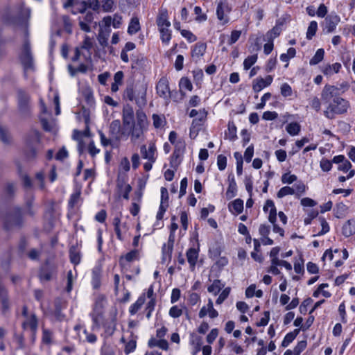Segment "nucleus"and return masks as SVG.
I'll return each instance as SVG.
<instances>
[{"instance_id":"f257e3e1","label":"nucleus","mask_w":355,"mask_h":355,"mask_svg":"<svg viewBox=\"0 0 355 355\" xmlns=\"http://www.w3.org/2000/svg\"><path fill=\"white\" fill-rule=\"evenodd\" d=\"M148 125V122L146 114L143 110H138L136 112V123L130 126V129L127 134L125 130H123L121 132V137L130 135L131 141L135 143L144 135V132L147 129Z\"/></svg>"},{"instance_id":"f03ea898","label":"nucleus","mask_w":355,"mask_h":355,"mask_svg":"<svg viewBox=\"0 0 355 355\" xmlns=\"http://www.w3.org/2000/svg\"><path fill=\"white\" fill-rule=\"evenodd\" d=\"M327 103L328 105L324 111V115L329 119H334L336 115L346 114L350 107V103L347 99L337 95L329 100Z\"/></svg>"},{"instance_id":"7ed1b4c3","label":"nucleus","mask_w":355,"mask_h":355,"mask_svg":"<svg viewBox=\"0 0 355 355\" xmlns=\"http://www.w3.org/2000/svg\"><path fill=\"white\" fill-rule=\"evenodd\" d=\"M349 88L347 82H343L338 86L326 85L321 92V99L323 103H328L335 96H339Z\"/></svg>"},{"instance_id":"20e7f679","label":"nucleus","mask_w":355,"mask_h":355,"mask_svg":"<svg viewBox=\"0 0 355 355\" xmlns=\"http://www.w3.org/2000/svg\"><path fill=\"white\" fill-rule=\"evenodd\" d=\"M57 266L51 261L46 259L39 270L38 277L41 282H49L57 275Z\"/></svg>"},{"instance_id":"39448f33","label":"nucleus","mask_w":355,"mask_h":355,"mask_svg":"<svg viewBox=\"0 0 355 355\" xmlns=\"http://www.w3.org/2000/svg\"><path fill=\"white\" fill-rule=\"evenodd\" d=\"M340 21V18L337 14L331 13L326 17L322 25L323 31L327 33L334 32Z\"/></svg>"},{"instance_id":"423d86ee","label":"nucleus","mask_w":355,"mask_h":355,"mask_svg":"<svg viewBox=\"0 0 355 355\" xmlns=\"http://www.w3.org/2000/svg\"><path fill=\"white\" fill-rule=\"evenodd\" d=\"M135 112L133 108L129 105H126L123 107L122 111V123L123 126V130L125 129L128 126H131L135 124Z\"/></svg>"},{"instance_id":"0eeeda50","label":"nucleus","mask_w":355,"mask_h":355,"mask_svg":"<svg viewBox=\"0 0 355 355\" xmlns=\"http://www.w3.org/2000/svg\"><path fill=\"white\" fill-rule=\"evenodd\" d=\"M157 148L155 144L153 142H150L147 149L146 145H141L140 147V153L141 157L144 159H148V161L155 162Z\"/></svg>"},{"instance_id":"6e6552de","label":"nucleus","mask_w":355,"mask_h":355,"mask_svg":"<svg viewBox=\"0 0 355 355\" xmlns=\"http://www.w3.org/2000/svg\"><path fill=\"white\" fill-rule=\"evenodd\" d=\"M231 8L226 1H220L217 6L216 15L217 18L223 23L228 21L227 15L230 12Z\"/></svg>"},{"instance_id":"1a4fd4ad","label":"nucleus","mask_w":355,"mask_h":355,"mask_svg":"<svg viewBox=\"0 0 355 355\" xmlns=\"http://www.w3.org/2000/svg\"><path fill=\"white\" fill-rule=\"evenodd\" d=\"M273 78L268 75L265 78L261 77L257 78L253 80L252 89L254 92H259L263 88L269 86L272 82Z\"/></svg>"},{"instance_id":"9d476101","label":"nucleus","mask_w":355,"mask_h":355,"mask_svg":"<svg viewBox=\"0 0 355 355\" xmlns=\"http://www.w3.org/2000/svg\"><path fill=\"white\" fill-rule=\"evenodd\" d=\"M157 94L164 98H167L170 96V89L168 81L166 77H162L158 81L156 86Z\"/></svg>"},{"instance_id":"9b49d317","label":"nucleus","mask_w":355,"mask_h":355,"mask_svg":"<svg viewBox=\"0 0 355 355\" xmlns=\"http://www.w3.org/2000/svg\"><path fill=\"white\" fill-rule=\"evenodd\" d=\"M20 60L26 69L32 66V56L31 54L30 45L26 42L24 45L22 53L20 55Z\"/></svg>"},{"instance_id":"f8f14e48","label":"nucleus","mask_w":355,"mask_h":355,"mask_svg":"<svg viewBox=\"0 0 355 355\" xmlns=\"http://www.w3.org/2000/svg\"><path fill=\"white\" fill-rule=\"evenodd\" d=\"M156 24L158 28L171 26V22L168 21V11L166 8L159 9L156 19Z\"/></svg>"},{"instance_id":"ddd939ff","label":"nucleus","mask_w":355,"mask_h":355,"mask_svg":"<svg viewBox=\"0 0 355 355\" xmlns=\"http://www.w3.org/2000/svg\"><path fill=\"white\" fill-rule=\"evenodd\" d=\"M333 162L339 164L338 169L344 172L348 171L352 167V164L344 155L335 156Z\"/></svg>"},{"instance_id":"4468645a","label":"nucleus","mask_w":355,"mask_h":355,"mask_svg":"<svg viewBox=\"0 0 355 355\" xmlns=\"http://www.w3.org/2000/svg\"><path fill=\"white\" fill-rule=\"evenodd\" d=\"M263 210L268 214V220L270 222H275L277 218V211L275 204L272 200H268L263 207Z\"/></svg>"},{"instance_id":"2eb2a0df","label":"nucleus","mask_w":355,"mask_h":355,"mask_svg":"<svg viewBox=\"0 0 355 355\" xmlns=\"http://www.w3.org/2000/svg\"><path fill=\"white\" fill-rule=\"evenodd\" d=\"M38 321L36 315L33 313L31 317L22 323V328L26 329L28 327H30L33 336L36 335L37 329Z\"/></svg>"},{"instance_id":"dca6fc26","label":"nucleus","mask_w":355,"mask_h":355,"mask_svg":"<svg viewBox=\"0 0 355 355\" xmlns=\"http://www.w3.org/2000/svg\"><path fill=\"white\" fill-rule=\"evenodd\" d=\"M186 255L187 261L190 265L191 270H194L198 257V250L193 248H189L187 250Z\"/></svg>"},{"instance_id":"f3484780","label":"nucleus","mask_w":355,"mask_h":355,"mask_svg":"<svg viewBox=\"0 0 355 355\" xmlns=\"http://www.w3.org/2000/svg\"><path fill=\"white\" fill-rule=\"evenodd\" d=\"M69 259L72 263L78 265L80 262L81 254L78 245H72L69 248Z\"/></svg>"},{"instance_id":"a211bd4d","label":"nucleus","mask_w":355,"mask_h":355,"mask_svg":"<svg viewBox=\"0 0 355 355\" xmlns=\"http://www.w3.org/2000/svg\"><path fill=\"white\" fill-rule=\"evenodd\" d=\"M341 68V64L338 62H336L333 64L324 65L321 71L326 76H331L334 73H338Z\"/></svg>"},{"instance_id":"6ab92c4d","label":"nucleus","mask_w":355,"mask_h":355,"mask_svg":"<svg viewBox=\"0 0 355 355\" xmlns=\"http://www.w3.org/2000/svg\"><path fill=\"white\" fill-rule=\"evenodd\" d=\"M229 209L234 214H241L243 209V201L241 199H236L229 204Z\"/></svg>"},{"instance_id":"aec40b11","label":"nucleus","mask_w":355,"mask_h":355,"mask_svg":"<svg viewBox=\"0 0 355 355\" xmlns=\"http://www.w3.org/2000/svg\"><path fill=\"white\" fill-rule=\"evenodd\" d=\"M121 130V122L119 120H114L111 122L110 125V135L112 138H114L116 141L120 139L121 137L117 136V134L120 132Z\"/></svg>"},{"instance_id":"412c9836","label":"nucleus","mask_w":355,"mask_h":355,"mask_svg":"<svg viewBox=\"0 0 355 355\" xmlns=\"http://www.w3.org/2000/svg\"><path fill=\"white\" fill-rule=\"evenodd\" d=\"M206 116L207 112L204 109L199 110V115L195 117V119L192 121L191 132L192 131V130L200 127L202 125V123L205 121Z\"/></svg>"},{"instance_id":"4be33fe9","label":"nucleus","mask_w":355,"mask_h":355,"mask_svg":"<svg viewBox=\"0 0 355 355\" xmlns=\"http://www.w3.org/2000/svg\"><path fill=\"white\" fill-rule=\"evenodd\" d=\"M225 137L230 141H234L237 138L236 127L234 122L230 121L228 123L227 130L225 133Z\"/></svg>"},{"instance_id":"5701e85b","label":"nucleus","mask_w":355,"mask_h":355,"mask_svg":"<svg viewBox=\"0 0 355 355\" xmlns=\"http://www.w3.org/2000/svg\"><path fill=\"white\" fill-rule=\"evenodd\" d=\"M19 106L21 109L25 110L27 108L29 102V96L24 91H19L18 92Z\"/></svg>"},{"instance_id":"b1692460","label":"nucleus","mask_w":355,"mask_h":355,"mask_svg":"<svg viewBox=\"0 0 355 355\" xmlns=\"http://www.w3.org/2000/svg\"><path fill=\"white\" fill-rule=\"evenodd\" d=\"M181 155L180 150H175L171 157L170 165L174 169H176L181 162Z\"/></svg>"},{"instance_id":"393cba45","label":"nucleus","mask_w":355,"mask_h":355,"mask_svg":"<svg viewBox=\"0 0 355 355\" xmlns=\"http://www.w3.org/2000/svg\"><path fill=\"white\" fill-rule=\"evenodd\" d=\"M160 33V39L164 44H168L171 39V31L169 27L158 28Z\"/></svg>"},{"instance_id":"a878e982","label":"nucleus","mask_w":355,"mask_h":355,"mask_svg":"<svg viewBox=\"0 0 355 355\" xmlns=\"http://www.w3.org/2000/svg\"><path fill=\"white\" fill-rule=\"evenodd\" d=\"M206 44L205 43H197L195 44L193 51H192V56L193 57H200L204 55L206 51Z\"/></svg>"},{"instance_id":"bb28decb","label":"nucleus","mask_w":355,"mask_h":355,"mask_svg":"<svg viewBox=\"0 0 355 355\" xmlns=\"http://www.w3.org/2000/svg\"><path fill=\"white\" fill-rule=\"evenodd\" d=\"M300 330V329H296L293 331L287 334L282 343V346L283 347H286L291 343H292L299 334Z\"/></svg>"},{"instance_id":"cd10ccee","label":"nucleus","mask_w":355,"mask_h":355,"mask_svg":"<svg viewBox=\"0 0 355 355\" xmlns=\"http://www.w3.org/2000/svg\"><path fill=\"white\" fill-rule=\"evenodd\" d=\"M146 90L145 88L142 87L137 92V94L136 95L135 102L139 106H143L146 104Z\"/></svg>"},{"instance_id":"c85d7f7f","label":"nucleus","mask_w":355,"mask_h":355,"mask_svg":"<svg viewBox=\"0 0 355 355\" xmlns=\"http://www.w3.org/2000/svg\"><path fill=\"white\" fill-rule=\"evenodd\" d=\"M286 130L289 135H291L292 136H295V135H297L300 133V130H301V126L298 123L293 122V123H288L286 125Z\"/></svg>"},{"instance_id":"c756f323","label":"nucleus","mask_w":355,"mask_h":355,"mask_svg":"<svg viewBox=\"0 0 355 355\" xmlns=\"http://www.w3.org/2000/svg\"><path fill=\"white\" fill-rule=\"evenodd\" d=\"M146 300L145 295H141L137 300V302L133 304L130 308V313L131 315L135 314L139 309L141 307V306L144 304Z\"/></svg>"},{"instance_id":"7c9ffc66","label":"nucleus","mask_w":355,"mask_h":355,"mask_svg":"<svg viewBox=\"0 0 355 355\" xmlns=\"http://www.w3.org/2000/svg\"><path fill=\"white\" fill-rule=\"evenodd\" d=\"M140 29L139 19L137 17L132 18L128 28V33L130 35L135 34Z\"/></svg>"},{"instance_id":"2f4dec72","label":"nucleus","mask_w":355,"mask_h":355,"mask_svg":"<svg viewBox=\"0 0 355 355\" xmlns=\"http://www.w3.org/2000/svg\"><path fill=\"white\" fill-rule=\"evenodd\" d=\"M324 55V49H318L317 51L315 52L314 56L310 60L309 64L311 65H315V64H318L323 60Z\"/></svg>"},{"instance_id":"473e14b6","label":"nucleus","mask_w":355,"mask_h":355,"mask_svg":"<svg viewBox=\"0 0 355 355\" xmlns=\"http://www.w3.org/2000/svg\"><path fill=\"white\" fill-rule=\"evenodd\" d=\"M342 233L346 237H349L354 234L355 223H344L342 227Z\"/></svg>"},{"instance_id":"72a5a7b5","label":"nucleus","mask_w":355,"mask_h":355,"mask_svg":"<svg viewBox=\"0 0 355 355\" xmlns=\"http://www.w3.org/2000/svg\"><path fill=\"white\" fill-rule=\"evenodd\" d=\"M224 285L221 283V281L219 279H216L214 281L213 284L208 287V291L209 293H213L215 295H217Z\"/></svg>"},{"instance_id":"f704fd0d","label":"nucleus","mask_w":355,"mask_h":355,"mask_svg":"<svg viewBox=\"0 0 355 355\" xmlns=\"http://www.w3.org/2000/svg\"><path fill=\"white\" fill-rule=\"evenodd\" d=\"M295 191L294 188L286 186L279 190L277 196L279 198H282L288 195H295Z\"/></svg>"},{"instance_id":"c9c22d12","label":"nucleus","mask_w":355,"mask_h":355,"mask_svg":"<svg viewBox=\"0 0 355 355\" xmlns=\"http://www.w3.org/2000/svg\"><path fill=\"white\" fill-rule=\"evenodd\" d=\"M317 30L318 23L315 21H311L307 29L306 38L308 40H311L313 37L315 35Z\"/></svg>"},{"instance_id":"e433bc0d","label":"nucleus","mask_w":355,"mask_h":355,"mask_svg":"<svg viewBox=\"0 0 355 355\" xmlns=\"http://www.w3.org/2000/svg\"><path fill=\"white\" fill-rule=\"evenodd\" d=\"M295 49L291 47L288 49L286 53H282L280 55V59L282 61L287 62L291 58L295 57Z\"/></svg>"},{"instance_id":"4c0bfd02","label":"nucleus","mask_w":355,"mask_h":355,"mask_svg":"<svg viewBox=\"0 0 355 355\" xmlns=\"http://www.w3.org/2000/svg\"><path fill=\"white\" fill-rule=\"evenodd\" d=\"M257 55H252L246 58L243 62V67L245 70H248L257 62Z\"/></svg>"},{"instance_id":"58836bf2","label":"nucleus","mask_w":355,"mask_h":355,"mask_svg":"<svg viewBox=\"0 0 355 355\" xmlns=\"http://www.w3.org/2000/svg\"><path fill=\"white\" fill-rule=\"evenodd\" d=\"M152 118L153 121V125L155 128H159L164 125L165 123V119L164 116L154 114Z\"/></svg>"},{"instance_id":"ea45409f","label":"nucleus","mask_w":355,"mask_h":355,"mask_svg":"<svg viewBox=\"0 0 355 355\" xmlns=\"http://www.w3.org/2000/svg\"><path fill=\"white\" fill-rule=\"evenodd\" d=\"M309 105L316 112H319L321 109V102L317 96H313L309 99Z\"/></svg>"},{"instance_id":"a19ab883","label":"nucleus","mask_w":355,"mask_h":355,"mask_svg":"<svg viewBox=\"0 0 355 355\" xmlns=\"http://www.w3.org/2000/svg\"><path fill=\"white\" fill-rule=\"evenodd\" d=\"M236 191V184L234 179L230 182L229 187L227 188L226 195L229 198H233Z\"/></svg>"},{"instance_id":"79ce46f5","label":"nucleus","mask_w":355,"mask_h":355,"mask_svg":"<svg viewBox=\"0 0 355 355\" xmlns=\"http://www.w3.org/2000/svg\"><path fill=\"white\" fill-rule=\"evenodd\" d=\"M98 134L100 136L101 144L103 146L106 147L108 146L113 145V140L114 139V138H112V137L111 138H107L102 131H99Z\"/></svg>"},{"instance_id":"37998d69","label":"nucleus","mask_w":355,"mask_h":355,"mask_svg":"<svg viewBox=\"0 0 355 355\" xmlns=\"http://www.w3.org/2000/svg\"><path fill=\"white\" fill-rule=\"evenodd\" d=\"M80 194H81V192L80 190L76 191L75 193H73L71 197H70V200H69V206L71 207H73L75 205H76L78 202L80 201Z\"/></svg>"},{"instance_id":"c03bdc74","label":"nucleus","mask_w":355,"mask_h":355,"mask_svg":"<svg viewBox=\"0 0 355 355\" xmlns=\"http://www.w3.org/2000/svg\"><path fill=\"white\" fill-rule=\"evenodd\" d=\"M332 163H334L333 161L331 162L326 158H322L320 161V166L323 171L328 172L332 168Z\"/></svg>"},{"instance_id":"a18cd8bd","label":"nucleus","mask_w":355,"mask_h":355,"mask_svg":"<svg viewBox=\"0 0 355 355\" xmlns=\"http://www.w3.org/2000/svg\"><path fill=\"white\" fill-rule=\"evenodd\" d=\"M271 263L272 265L282 266L288 270H292V266L290 263L284 260H279L278 258L272 259Z\"/></svg>"},{"instance_id":"49530a36","label":"nucleus","mask_w":355,"mask_h":355,"mask_svg":"<svg viewBox=\"0 0 355 355\" xmlns=\"http://www.w3.org/2000/svg\"><path fill=\"white\" fill-rule=\"evenodd\" d=\"M293 188L295 189V195L300 198V196L304 193L306 191V186L303 182H298L297 184H294Z\"/></svg>"},{"instance_id":"de8ad7c7","label":"nucleus","mask_w":355,"mask_h":355,"mask_svg":"<svg viewBox=\"0 0 355 355\" xmlns=\"http://www.w3.org/2000/svg\"><path fill=\"white\" fill-rule=\"evenodd\" d=\"M293 94L291 87L288 83H284L281 86V94L284 97L291 96Z\"/></svg>"},{"instance_id":"09e8293b","label":"nucleus","mask_w":355,"mask_h":355,"mask_svg":"<svg viewBox=\"0 0 355 355\" xmlns=\"http://www.w3.org/2000/svg\"><path fill=\"white\" fill-rule=\"evenodd\" d=\"M179 85L180 88H184L189 91H191L193 89L191 81L186 77H183L180 79Z\"/></svg>"},{"instance_id":"8fccbe9b","label":"nucleus","mask_w":355,"mask_h":355,"mask_svg":"<svg viewBox=\"0 0 355 355\" xmlns=\"http://www.w3.org/2000/svg\"><path fill=\"white\" fill-rule=\"evenodd\" d=\"M180 33L182 37L186 38L189 42H193L197 40V37L195 35H193L190 31L181 30Z\"/></svg>"},{"instance_id":"3c124183","label":"nucleus","mask_w":355,"mask_h":355,"mask_svg":"<svg viewBox=\"0 0 355 355\" xmlns=\"http://www.w3.org/2000/svg\"><path fill=\"white\" fill-rule=\"evenodd\" d=\"M297 180L295 175L290 174L289 173H284L282 176V182L284 184H291Z\"/></svg>"},{"instance_id":"603ef678","label":"nucleus","mask_w":355,"mask_h":355,"mask_svg":"<svg viewBox=\"0 0 355 355\" xmlns=\"http://www.w3.org/2000/svg\"><path fill=\"white\" fill-rule=\"evenodd\" d=\"M306 347V340L300 341L293 349V355H300Z\"/></svg>"},{"instance_id":"864d4df0","label":"nucleus","mask_w":355,"mask_h":355,"mask_svg":"<svg viewBox=\"0 0 355 355\" xmlns=\"http://www.w3.org/2000/svg\"><path fill=\"white\" fill-rule=\"evenodd\" d=\"M194 12L196 15V20L198 21H204L207 19V15L205 14H202V9L199 6H196L194 8Z\"/></svg>"},{"instance_id":"5fc2aeb1","label":"nucleus","mask_w":355,"mask_h":355,"mask_svg":"<svg viewBox=\"0 0 355 355\" xmlns=\"http://www.w3.org/2000/svg\"><path fill=\"white\" fill-rule=\"evenodd\" d=\"M160 205L168 206V193L165 187L161 188V202Z\"/></svg>"},{"instance_id":"6e6d98bb","label":"nucleus","mask_w":355,"mask_h":355,"mask_svg":"<svg viewBox=\"0 0 355 355\" xmlns=\"http://www.w3.org/2000/svg\"><path fill=\"white\" fill-rule=\"evenodd\" d=\"M217 165L220 171H223L227 166V158L223 155H219L217 157Z\"/></svg>"},{"instance_id":"4d7b16f0","label":"nucleus","mask_w":355,"mask_h":355,"mask_svg":"<svg viewBox=\"0 0 355 355\" xmlns=\"http://www.w3.org/2000/svg\"><path fill=\"white\" fill-rule=\"evenodd\" d=\"M230 293V288L227 287L225 288L217 298L216 303L218 304H222L225 300L228 297Z\"/></svg>"},{"instance_id":"13d9d810","label":"nucleus","mask_w":355,"mask_h":355,"mask_svg":"<svg viewBox=\"0 0 355 355\" xmlns=\"http://www.w3.org/2000/svg\"><path fill=\"white\" fill-rule=\"evenodd\" d=\"M52 333L50 330L43 329L42 331V342L45 344L49 345L51 343Z\"/></svg>"},{"instance_id":"bf43d9fd","label":"nucleus","mask_w":355,"mask_h":355,"mask_svg":"<svg viewBox=\"0 0 355 355\" xmlns=\"http://www.w3.org/2000/svg\"><path fill=\"white\" fill-rule=\"evenodd\" d=\"M313 302V300L311 297L305 299L301 305L300 306V312L302 314H306L307 312V306Z\"/></svg>"},{"instance_id":"052dcab7","label":"nucleus","mask_w":355,"mask_h":355,"mask_svg":"<svg viewBox=\"0 0 355 355\" xmlns=\"http://www.w3.org/2000/svg\"><path fill=\"white\" fill-rule=\"evenodd\" d=\"M254 155V146L250 145L244 153V159L246 162H250Z\"/></svg>"},{"instance_id":"680f3d73","label":"nucleus","mask_w":355,"mask_h":355,"mask_svg":"<svg viewBox=\"0 0 355 355\" xmlns=\"http://www.w3.org/2000/svg\"><path fill=\"white\" fill-rule=\"evenodd\" d=\"M241 31H236V30L233 31L231 33V35H230V40H228V44L230 45H232V44H234L236 42L238 41V40L241 37Z\"/></svg>"},{"instance_id":"e2e57ef3","label":"nucleus","mask_w":355,"mask_h":355,"mask_svg":"<svg viewBox=\"0 0 355 355\" xmlns=\"http://www.w3.org/2000/svg\"><path fill=\"white\" fill-rule=\"evenodd\" d=\"M0 301L1 302V311L3 313L7 312L10 308V302L8 300V295L4 297L0 298Z\"/></svg>"},{"instance_id":"0e129e2a","label":"nucleus","mask_w":355,"mask_h":355,"mask_svg":"<svg viewBox=\"0 0 355 355\" xmlns=\"http://www.w3.org/2000/svg\"><path fill=\"white\" fill-rule=\"evenodd\" d=\"M182 314V310L178 306H172L169 310V315L171 317L177 318Z\"/></svg>"},{"instance_id":"69168bd1","label":"nucleus","mask_w":355,"mask_h":355,"mask_svg":"<svg viewBox=\"0 0 355 355\" xmlns=\"http://www.w3.org/2000/svg\"><path fill=\"white\" fill-rule=\"evenodd\" d=\"M282 30L281 27L275 26L268 33V35L272 40L280 35Z\"/></svg>"},{"instance_id":"338daca9","label":"nucleus","mask_w":355,"mask_h":355,"mask_svg":"<svg viewBox=\"0 0 355 355\" xmlns=\"http://www.w3.org/2000/svg\"><path fill=\"white\" fill-rule=\"evenodd\" d=\"M124 96L127 99L132 101H135L136 98V94L135 92L134 91L133 88L131 87H127L125 92H124Z\"/></svg>"},{"instance_id":"774afa93","label":"nucleus","mask_w":355,"mask_h":355,"mask_svg":"<svg viewBox=\"0 0 355 355\" xmlns=\"http://www.w3.org/2000/svg\"><path fill=\"white\" fill-rule=\"evenodd\" d=\"M218 335V329L215 328L211 330L209 334L207 336V342L209 344H211L215 339L217 338Z\"/></svg>"}]
</instances>
